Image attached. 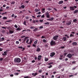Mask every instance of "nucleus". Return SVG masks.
Segmentation results:
<instances>
[{
    "instance_id": "f257e3e1",
    "label": "nucleus",
    "mask_w": 78,
    "mask_h": 78,
    "mask_svg": "<svg viewBox=\"0 0 78 78\" xmlns=\"http://www.w3.org/2000/svg\"><path fill=\"white\" fill-rule=\"evenodd\" d=\"M21 61V59L19 58H16L14 59V62H15L20 63Z\"/></svg>"
},
{
    "instance_id": "f03ea898",
    "label": "nucleus",
    "mask_w": 78,
    "mask_h": 78,
    "mask_svg": "<svg viewBox=\"0 0 78 78\" xmlns=\"http://www.w3.org/2000/svg\"><path fill=\"white\" fill-rule=\"evenodd\" d=\"M45 14L47 18H50V13H49L48 12V11H47V12H46L45 13Z\"/></svg>"
},
{
    "instance_id": "7ed1b4c3",
    "label": "nucleus",
    "mask_w": 78,
    "mask_h": 78,
    "mask_svg": "<svg viewBox=\"0 0 78 78\" xmlns=\"http://www.w3.org/2000/svg\"><path fill=\"white\" fill-rule=\"evenodd\" d=\"M50 44L51 45H56V42H55V41H54L53 40H52L50 43Z\"/></svg>"
},
{
    "instance_id": "20e7f679",
    "label": "nucleus",
    "mask_w": 78,
    "mask_h": 78,
    "mask_svg": "<svg viewBox=\"0 0 78 78\" xmlns=\"http://www.w3.org/2000/svg\"><path fill=\"white\" fill-rule=\"evenodd\" d=\"M33 39L32 38H30V42L27 43V44H28V45H31V43L33 42Z\"/></svg>"
},
{
    "instance_id": "39448f33",
    "label": "nucleus",
    "mask_w": 78,
    "mask_h": 78,
    "mask_svg": "<svg viewBox=\"0 0 78 78\" xmlns=\"http://www.w3.org/2000/svg\"><path fill=\"white\" fill-rule=\"evenodd\" d=\"M2 56H3V57L5 58L6 56L7 55V52L6 51H5L4 52V53L2 54Z\"/></svg>"
},
{
    "instance_id": "423d86ee",
    "label": "nucleus",
    "mask_w": 78,
    "mask_h": 78,
    "mask_svg": "<svg viewBox=\"0 0 78 78\" xmlns=\"http://www.w3.org/2000/svg\"><path fill=\"white\" fill-rule=\"evenodd\" d=\"M67 56L68 57V58L70 59V58H72V55L71 54H68L67 55Z\"/></svg>"
},
{
    "instance_id": "0eeeda50",
    "label": "nucleus",
    "mask_w": 78,
    "mask_h": 78,
    "mask_svg": "<svg viewBox=\"0 0 78 78\" xmlns=\"http://www.w3.org/2000/svg\"><path fill=\"white\" fill-rule=\"evenodd\" d=\"M58 37H59V36L58 35H56L53 38V39H54V40H55V41H56V40L58 39Z\"/></svg>"
},
{
    "instance_id": "6e6552de",
    "label": "nucleus",
    "mask_w": 78,
    "mask_h": 78,
    "mask_svg": "<svg viewBox=\"0 0 78 78\" xmlns=\"http://www.w3.org/2000/svg\"><path fill=\"white\" fill-rule=\"evenodd\" d=\"M55 53L54 52H51L50 53V56L51 57H53L55 56Z\"/></svg>"
},
{
    "instance_id": "1a4fd4ad",
    "label": "nucleus",
    "mask_w": 78,
    "mask_h": 78,
    "mask_svg": "<svg viewBox=\"0 0 78 78\" xmlns=\"http://www.w3.org/2000/svg\"><path fill=\"white\" fill-rule=\"evenodd\" d=\"M41 58H42V55H39L38 56L37 59L38 61H40L41 59Z\"/></svg>"
},
{
    "instance_id": "9d476101",
    "label": "nucleus",
    "mask_w": 78,
    "mask_h": 78,
    "mask_svg": "<svg viewBox=\"0 0 78 78\" xmlns=\"http://www.w3.org/2000/svg\"><path fill=\"white\" fill-rule=\"evenodd\" d=\"M67 25H71L72 24V22L70 21H69L67 22V23H66Z\"/></svg>"
},
{
    "instance_id": "9b49d317",
    "label": "nucleus",
    "mask_w": 78,
    "mask_h": 78,
    "mask_svg": "<svg viewBox=\"0 0 78 78\" xmlns=\"http://www.w3.org/2000/svg\"><path fill=\"white\" fill-rule=\"evenodd\" d=\"M54 19V18L53 17H52L51 19H47V20H49V21H52V20H53Z\"/></svg>"
},
{
    "instance_id": "f8f14e48",
    "label": "nucleus",
    "mask_w": 78,
    "mask_h": 78,
    "mask_svg": "<svg viewBox=\"0 0 78 78\" xmlns=\"http://www.w3.org/2000/svg\"><path fill=\"white\" fill-rule=\"evenodd\" d=\"M37 75V73H32V76H36V75Z\"/></svg>"
},
{
    "instance_id": "ddd939ff",
    "label": "nucleus",
    "mask_w": 78,
    "mask_h": 78,
    "mask_svg": "<svg viewBox=\"0 0 78 78\" xmlns=\"http://www.w3.org/2000/svg\"><path fill=\"white\" fill-rule=\"evenodd\" d=\"M77 44L78 43L76 42H74L72 43V44L73 45H77Z\"/></svg>"
},
{
    "instance_id": "4468645a",
    "label": "nucleus",
    "mask_w": 78,
    "mask_h": 78,
    "mask_svg": "<svg viewBox=\"0 0 78 78\" xmlns=\"http://www.w3.org/2000/svg\"><path fill=\"white\" fill-rule=\"evenodd\" d=\"M70 10H72V11H74V10H75V9H74V7L73 6L70 7Z\"/></svg>"
},
{
    "instance_id": "2eb2a0df",
    "label": "nucleus",
    "mask_w": 78,
    "mask_h": 78,
    "mask_svg": "<svg viewBox=\"0 0 78 78\" xmlns=\"http://www.w3.org/2000/svg\"><path fill=\"white\" fill-rule=\"evenodd\" d=\"M63 3H64L63 1H61L58 2V4H59V5H61V4Z\"/></svg>"
},
{
    "instance_id": "dca6fc26",
    "label": "nucleus",
    "mask_w": 78,
    "mask_h": 78,
    "mask_svg": "<svg viewBox=\"0 0 78 78\" xmlns=\"http://www.w3.org/2000/svg\"><path fill=\"white\" fill-rule=\"evenodd\" d=\"M63 39L64 41H67V37H63Z\"/></svg>"
},
{
    "instance_id": "f3484780",
    "label": "nucleus",
    "mask_w": 78,
    "mask_h": 78,
    "mask_svg": "<svg viewBox=\"0 0 78 78\" xmlns=\"http://www.w3.org/2000/svg\"><path fill=\"white\" fill-rule=\"evenodd\" d=\"M14 33V32L12 30H9V33H10V34H12V33Z\"/></svg>"
},
{
    "instance_id": "a211bd4d",
    "label": "nucleus",
    "mask_w": 78,
    "mask_h": 78,
    "mask_svg": "<svg viewBox=\"0 0 78 78\" xmlns=\"http://www.w3.org/2000/svg\"><path fill=\"white\" fill-rule=\"evenodd\" d=\"M41 51V49L39 48H37L36 50V51H37L38 52H39V51Z\"/></svg>"
},
{
    "instance_id": "6ab92c4d",
    "label": "nucleus",
    "mask_w": 78,
    "mask_h": 78,
    "mask_svg": "<svg viewBox=\"0 0 78 78\" xmlns=\"http://www.w3.org/2000/svg\"><path fill=\"white\" fill-rule=\"evenodd\" d=\"M35 12H38V11H40V9H36L35 10Z\"/></svg>"
},
{
    "instance_id": "aec40b11",
    "label": "nucleus",
    "mask_w": 78,
    "mask_h": 78,
    "mask_svg": "<svg viewBox=\"0 0 78 78\" xmlns=\"http://www.w3.org/2000/svg\"><path fill=\"white\" fill-rule=\"evenodd\" d=\"M5 60L6 61H8L9 60H10V59H9V58L7 57L5 58Z\"/></svg>"
},
{
    "instance_id": "412c9836",
    "label": "nucleus",
    "mask_w": 78,
    "mask_h": 78,
    "mask_svg": "<svg viewBox=\"0 0 78 78\" xmlns=\"http://www.w3.org/2000/svg\"><path fill=\"white\" fill-rule=\"evenodd\" d=\"M29 37H26L25 38V39L23 41V42H25V41L27 40V39H28Z\"/></svg>"
},
{
    "instance_id": "4be33fe9",
    "label": "nucleus",
    "mask_w": 78,
    "mask_h": 78,
    "mask_svg": "<svg viewBox=\"0 0 78 78\" xmlns=\"http://www.w3.org/2000/svg\"><path fill=\"white\" fill-rule=\"evenodd\" d=\"M38 30V28H35V29L33 30V31H35V32H36V31H37Z\"/></svg>"
},
{
    "instance_id": "5701e85b",
    "label": "nucleus",
    "mask_w": 78,
    "mask_h": 78,
    "mask_svg": "<svg viewBox=\"0 0 78 78\" xmlns=\"http://www.w3.org/2000/svg\"><path fill=\"white\" fill-rule=\"evenodd\" d=\"M62 57H63V55H60V58H59V59H60L61 60H62Z\"/></svg>"
},
{
    "instance_id": "b1692460",
    "label": "nucleus",
    "mask_w": 78,
    "mask_h": 78,
    "mask_svg": "<svg viewBox=\"0 0 78 78\" xmlns=\"http://www.w3.org/2000/svg\"><path fill=\"white\" fill-rule=\"evenodd\" d=\"M42 10L43 11V13H44V12H45V8H43L42 9Z\"/></svg>"
},
{
    "instance_id": "393cba45",
    "label": "nucleus",
    "mask_w": 78,
    "mask_h": 78,
    "mask_svg": "<svg viewBox=\"0 0 78 78\" xmlns=\"http://www.w3.org/2000/svg\"><path fill=\"white\" fill-rule=\"evenodd\" d=\"M45 61H46V62H47V61H48V58H45Z\"/></svg>"
},
{
    "instance_id": "a878e982",
    "label": "nucleus",
    "mask_w": 78,
    "mask_h": 78,
    "mask_svg": "<svg viewBox=\"0 0 78 78\" xmlns=\"http://www.w3.org/2000/svg\"><path fill=\"white\" fill-rule=\"evenodd\" d=\"M37 42H38V40H37L36 41H35L34 42V44L35 45L37 44Z\"/></svg>"
},
{
    "instance_id": "bb28decb",
    "label": "nucleus",
    "mask_w": 78,
    "mask_h": 78,
    "mask_svg": "<svg viewBox=\"0 0 78 78\" xmlns=\"http://www.w3.org/2000/svg\"><path fill=\"white\" fill-rule=\"evenodd\" d=\"M21 8H22V9H23L24 8H25V5H22L21 6Z\"/></svg>"
},
{
    "instance_id": "cd10ccee",
    "label": "nucleus",
    "mask_w": 78,
    "mask_h": 78,
    "mask_svg": "<svg viewBox=\"0 0 78 78\" xmlns=\"http://www.w3.org/2000/svg\"><path fill=\"white\" fill-rule=\"evenodd\" d=\"M35 27L34 26H32L30 27V29H34Z\"/></svg>"
},
{
    "instance_id": "c85d7f7f",
    "label": "nucleus",
    "mask_w": 78,
    "mask_h": 78,
    "mask_svg": "<svg viewBox=\"0 0 78 78\" xmlns=\"http://www.w3.org/2000/svg\"><path fill=\"white\" fill-rule=\"evenodd\" d=\"M23 24L25 26H27V22L24 21L23 22Z\"/></svg>"
},
{
    "instance_id": "c756f323",
    "label": "nucleus",
    "mask_w": 78,
    "mask_h": 78,
    "mask_svg": "<svg viewBox=\"0 0 78 78\" xmlns=\"http://www.w3.org/2000/svg\"><path fill=\"white\" fill-rule=\"evenodd\" d=\"M16 30L17 31H20V30H21V29L20 28V27H18L17 29H16Z\"/></svg>"
},
{
    "instance_id": "7c9ffc66",
    "label": "nucleus",
    "mask_w": 78,
    "mask_h": 78,
    "mask_svg": "<svg viewBox=\"0 0 78 78\" xmlns=\"http://www.w3.org/2000/svg\"><path fill=\"white\" fill-rule=\"evenodd\" d=\"M45 25H50V23H49V22H47L46 23H44Z\"/></svg>"
},
{
    "instance_id": "2f4dec72",
    "label": "nucleus",
    "mask_w": 78,
    "mask_h": 78,
    "mask_svg": "<svg viewBox=\"0 0 78 78\" xmlns=\"http://www.w3.org/2000/svg\"><path fill=\"white\" fill-rule=\"evenodd\" d=\"M73 22H77V20L76 19H75L73 20Z\"/></svg>"
},
{
    "instance_id": "473e14b6",
    "label": "nucleus",
    "mask_w": 78,
    "mask_h": 78,
    "mask_svg": "<svg viewBox=\"0 0 78 78\" xmlns=\"http://www.w3.org/2000/svg\"><path fill=\"white\" fill-rule=\"evenodd\" d=\"M78 12V10H76L75 11H74V14H76V12Z\"/></svg>"
},
{
    "instance_id": "72a5a7b5",
    "label": "nucleus",
    "mask_w": 78,
    "mask_h": 78,
    "mask_svg": "<svg viewBox=\"0 0 78 78\" xmlns=\"http://www.w3.org/2000/svg\"><path fill=\"white\" fill-rule=\"evenodd\" d=\"M4 20H5L6 19H7V17H4L2 18Z\"/></svg>"
},
{
    "instance_id": "f704fd0d",
    "label": "nucleus",
    "mask_w": 78,
    "mask_h": 78,
    "mask_svg": "<svg viewBox=\"0 0 78 78\" xmlns=\"http://www.w3.org/2000/svg\"><path fill=\"white\" fill-rule=\"evenodd\" d=\"M53 64V62H50L48 64V65H51V64Z\"/></svg>"
},
{
    "instance_id": "c9c22d12",
    "label": "nucleus",
    "mask_w": 78,
    "mask_h": 78,
    "mask_svg": "<svg viewBox=\"0 0 78 78\" xmlns=\"http://www.w3.org/2000/svg\"><path fill=\"white\" fill-rule=\"evenodd\" d=\"M39 29H42L44 28V27L43 26H40L39 27Z\"/></svg>"
},
{
    "instance_id": "e433bc0d",
    "label": "nucleus",
    "mask_w": 78,
    "mask_h": 78,
    "mask_svg": "<svg viewBox=\"0 0 78 78\" xmlns=\"http://www.w3.org/2000/svg\"><path fill=\"white\" fill-rule=\"evenodd\" d=\"M43 42H47V41H46V40H45V39H44L43 40Z\"/></svg>"
},
{
    "instance_id": "4c0bfd02",
    "label": "nucleus",
    "mask_w": 78,
    "mask_h": 78,
    "mask_svg": "<svg viewBox=\"0 0 78 78\" xmlns=\"http://www.w3.org/2000/svg\"><path fill=\"white\" fill-rule=\"evenodd\" d=\"M65 36H66L67 37V38H69V36H68L67 34H66L65 35Z\"/></svg>"
},
{
    "instance_id": "58836bf2",
    "label": "nucleus",
    "mask_w": 78,
    "mask_h": 78,
    "mask_svg": "<svg viewBox=\"0 0 78 78\" xmlns=\"http://www.w3.org/2000/svg\"><path fill=\"white\" fill-rule=\"evenodd\" d=\"M1 40H1V41H4V40H5V38L3 37H2L1 38Z\"/></svg>"
},
{
    "instance_id": "ea45409f",
    "label": "nucleus",
    "mask_w": 78,
    "mask_h": 78,
    "mask_svg": "<svg viewBox=\"0 0 78 78\" xmlns=\"http://www.w3.org/2000/svg\"><path fill=\"white\" fill-rule=\"evenodd\" d=\"M15 2H12L11 3V5H14V4H15Z\"/></svg>"
},
{
    "instance_id": "a19ab883",
    "label": "nucleus",
    "mask_w": 78,
    "mask_h": 78,
    "mask_svg": "<svg viewBox=\"0 0 78 78\" xmlns=\"http://www.w3.org/2000/svg\"><path fill=\"white\" fill-rule=\"evenodd\" d=\"M52 67H53V66H52V65H50V66H49L48 67V68H49V69H50V68H51Z\"/></svg>"
},
{
    "instance_id": "79ce46f5",
    "label": "nucleus",
    "mask_w": 78,
    "mask_h": 78,
    "mask_svg": "<svg viewBox=\"0 0 78 78\" xmlns=\"http://www.w3.org/2000/svg\"><path fill=\"white\" fill-rule=\"evenodd\" d=\"M74 36V34H71L70 35V37H72Z\"/></svg>"
},
{
    "instance_id": "37998d69",
    "label": "nucleus",
    "mask_w": 78,
    "mask_h": 78,
    "mask_svg": "<svg viewBox=\"0 0 78 78\" xmlns=\"http://www.w3.org/2000/svg\"><path fill=\"white\" fill-rule=\"evenodd\" d=\"M41 38L42 39H45V36H41Z\"/></svg>"
},
{
    "instance_id": "c03bdc74",
    "label": "nucleus",
    "mask_w": 78,
    "mask_h": 78,
    "mask_svg": "<svg viewBox=\"0 0 78 78\" xmlns=\"http://www.w3.org/2000/svg\"><path fill=\"white\" fill-rule=\"evenodd\" d=\"M30 2V0L25 1V3H28V2Z\"/></svg>"
},
{
    "instance_id": "a18cd8bd",
    "label": "nucleus",
    "mask_w": 78,
    "mask_h": 78,
    "mask_svg": "<svg viewBox=\"0 0 78 78\" xmlns=\"http://www.w3.org/2000/svg\"><path fill=\"white\" fill-rule=\"evenodd\" d=\"M28 42H29V39H27V40L26 42V43H27L28 44Z\"/></svg>"
},
{
    "instance_id": "49530a36",
    "label": "nucleus",
    "mask_w": 78,
    "mask_h": 78,
    "mask_svg": "<svg viewBox=\"0 0 78 78\" xmlns=\"http://www.w3.org/2000/svg\"><path fill=\"white\" fill-rule=\"evenodd\" d=\"M52 9L50 8H48V11H51V10H52Z\"/></svg>"
},
{
    "instance_id": "de8ad7c7",
    "label": "nucleus",
    "mask_w": 78,
    "mask_h": 78,
    "mask_svg": "<svg viewBox=\"0 0 78 78\" xmlns=\"http://www.w3.org/2000/svg\"><path fill=\"white\" fill-rule=\"evenodd\" d=\"M15 28H18V26H17V25L15 24Z\"/></svg>"
},
{
    "instance_id": "09e8293b",
    "label": "nucleus",
    "mask_w": 78,
    "mask_h": 78,
    "mask_svg": "<svg viewBox=\"0 0 78 78\" xmlns=\"http://www.w3.org/2000/svg\"><path fill=\"white\" fill-rule=\"evenodd\" d=\"M18 48H21V49H22L23 48V47H22V46L18 47Z\"/></svg>"
},
{
    "instance_id": "8fccbe9b",
    "label": "nucleus",
    "mask_w": 78,
    "mask_h": 78,
    "mask_svg": "<svg viewBox=\"0 0 78 78\" xmlns=\"http://www.w3.org/2000/svg\"><path fill=\"white\" fill-rule=\"evenodd\" d=\"M3 60V58H0V61H2Z\"/></svg>"
},
{
    "instance_id": "3c124183",
    "label": "nucleus",
    "mask_w": 78,
    "mask_h": 78,
    "mask_svg": "<svg viewBox=\"0 0 78 78\" xmlns=\"http://www.w3.org/2000/svg\"><path fill=\"white\" fill-rule=\"evenodd\" d=\"M44 17H45V15H42L41 16V18H44Z\"/></svg>"
},
{
    "instance_id": "603ef678",
    "label": "nucleus",
    "mask_w": 78,
    "mask_h": 78,
    "mask_svg": "<svg viewBox=\"0 0 78 78\" xmlns=\"http://www.w3.org/2000/svg\"><path fill=\"white\" fill-rule=\"evenodd\" d=\"M26 37V36H22L21 37V38H23V37Z\"/></svg>"
},
{
    "instance_id": "864d4df0",
    "label": "nucleus",
    "mask_w": 78,
    "mask_h": 78,
    "mask_svg": "<svg viewBox=\"0 0 78 78\" xmlns=\"http://www.w3.org/2000/svg\"><path fill=\"white\" fill-rule=\"evenodd\" d=\"M16 44H19V41H17L16 42Z\"/></svg>"
},
{
    "instance_id": "5fc2aeb1",
    "label": "nucleus",
    "mask_w": 78,
    "mask_h": 78,
    "mask_svg": "<svg viewBox=\"0 0 78 78\" xmlns=\"http://www.w3.org/2000/svg\"><path fill=\"white\" fill-rule=\"evenodd\" d=\"M42 70H39L38 72L39 73H42Z\"/></svg>"
},
{
    "instance_id": "6e6d98bb",
    "label": "nucleus",
    "mask_w": 78,
    "mask_h": 78,
    "mask_svg": "<svg viewBox=\"0 0 78 78\" xmlns=\"http://www.w3.org/2000/svg\"><path fill=\"white\" fill-rule=\"evenodd\" d=\"M14 16H15V15H14V14H12L11 15V17H14Z\"/></svg>"
},
{
    "instance_id": "4d7b16f0",
    "label": "nucleus",
    "mask_w": 78,
    "mask_h": 78,
    "mask_svg": "<svg viewBox=\"0 0 78 78\" xmlns=\"http://www.w3.org/2000/svg\"><path fill=\"white\" fill-rule=\"evenodd\" d=\"M32 46H33V47H36V45L34 44H33L32 45Z\"/></svg>"
},
{
    "instance_id": "13d9d810",
    "label": "nucleus",
    "mask_w": 78,
    "mask_h": 78,
    "mask_svg": "<svg viewBox=\"0 0 78 78\" xmlns=\"http://www.w3.org/2000/svg\"><path fill=\"white\" fill-rule=\"evenodd\" d=\"M30 77V76H24V78H29Z\"/></svg>"
},
{
    "instance_id": "bf43d9fd",
    "label": "nucleus",
    "mask_w": 78,
    "mask_h": 78,
    "mask_svg": "<svg viewBox=\"0 0 78 78\" xmlns=\"http://www.w3.org/2000/svg\"><path fill=\"white\" fill-rule=\"evenodd\" d=\"M11 22V20H9L8 21H7V22Z\"/></svg>"
},
{
    "instance_id": "052dcab7",
    "label": "nucleus",
    "mask_w": 78,
    "mask_h": 78,
    "mask_svg": "<svg viewBox=\"0 0 78 78\" xmlns=\"http://www.w3.org/2000/svg\"><path fill=\"white\" fill-rule=\"evenodd\" d=\"M41 16V15H39L37 16V17H40Z\"/></svg>"
},
{
    "instance_id": "680f3d73",
    "label": "nucleus",
    "mask_w": 78,
    "mask_h": 78,
    "mask_svg": "<svg viewBox=\"0 0 78 78\" xmlns=\"http://www.w3.org/2000/svg\"><path fill=\"white\" fill-rule=\"evenodd\" d=\"M9 8V6H7L6 7V9H8Z\"/></svg>"
},
{
    "instance_id": "e2e57ef3",
    "label": "nucleus",
    "mask_w": 78,
    "mask_h": 78,
    "mask_svg": "<svg viewBox=\"0 0 78 78\" xmlns=\"http://www.w3.org/2000/svg\"><path fill=\"white\" fill-rule=\"evenodd\" d=\"M32 63H34V62H35V60H32Z\"/></svg>"
},
{
    "instance_id": "0e129e2a",
    "label": "nucleus",
    "mask_w": 78,
    "mask_h": 78,
    "mask_svg": "<svg viewBox=\"0 0 78 78\" xmlns=\"http://www.w3.org/2000/svg\"><path fill=\"white\" fill-rule=\"evenodd\" d=\"M2 28H3V29H6V27H2Z\"/></svg>"
},
{
    "instance_id": "69168bd1",
    "label": "nucleus",
    "mask_w": 78,
    "mask_h": 78,
    "mask_svg": "<svg viewBox=\"0 0 78 78\" xmlns=\"http://www.w3.org/2000/svg\"><path fill=\"white\" fill-rule=\"evenodd\" d=\"M39 21L40 22H43V20H40Z\"/></svg>"
},
{
    "instance_id": "338daca9",
    "label": "nucleus",
    "mask_w": 78,
    "mask_h": 78,
    "mask_svg": "<svg viewBox=\"0 0 78 78\" xmlns=\"http://www.w3.org/2000/svg\"><path fill=\"white\" fill-rule=\"evenodd\" d=\"M19 73H15V75H19Z\"/></svg>"
},
{
    "instance_id": "774afa93",
    "label": "nucleus",
    "mask_w": 78,
    "mask_h": 78,
    "mask_svg": "<svg viewBox=\"0 0 78 78\" xmlns=\"http://www.w3.org/2000/svg\"><path fill=\"white\" fill-rule=\"evenodd\" d=\"M25 48H23V49H22V51H24V50H25Z\"/></svg>"
}]
</instances>
